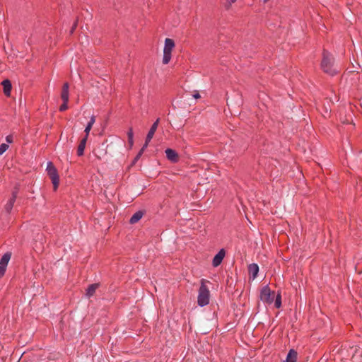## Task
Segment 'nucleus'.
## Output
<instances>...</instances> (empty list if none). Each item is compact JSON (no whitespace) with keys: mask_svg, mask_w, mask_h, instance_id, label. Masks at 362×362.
Returning a JSON list of instances; mask_svg holds the SVG:
<instances>
[{"mask_svg":"<svg viewBox=\"0 0 362 362\" xmlns=\"http://www.w3.org/2000/svg\"><path fill=\"white\" fill-rule=\"evenodd\" d=\"M46 171L52 180L54 189H57L59 182V177L57 170L52 162L47 163Z\"/></svg>","mask_w":362,"mask_h":362,"instance_id":"obj_4","label":"nucleus"},{"mask_svg":"<svg viewBox=\"0 0 362 362\" xmlns=\"http://www.w3.org/2000/svg\"><path fill=\"white\" fill-rule=\"evenodd\" d=\"M69 84L68 83H65L62 88V91L61 93V98L63 102H69Z\"/></svg>","mask_w":362,"mask_h":362,"instance_id":"obj_12","label":"nucleus"},{"mask_svg":"<svg viewBox=\"0 0 362 362\" xmlns=\"http://www.w3.org/2000/svg\"><path fill=\"white\" fill-rule=\"evenodd\" d=\"M8 148V145L7 144H1L0 145V156L5 153Z\"/></svg>","mask_w":362,"mask_h":362,"instance_id":"obj_21","label":"nucleus"},{"mask_svg":"<svg viewBox=\"0 0 362 362\" xmlns=\"http://www.w3.org/2000/svg\"><path fill=\"white\" fill-rule=\"evenodd\" d=\"M159 122H160V119L158 118L154 122L153 124H152V126L151 127L147 135H146V140L147 141H151V140L152 139L157 128H158V124H159Z\"/></svg>","mask_w":362,"mask_h":362,"instance_id":"obj_9","label":"nucleus"},{"mask_svg":"<svg viewBox=\"0 0 362 362\" xmlns=\"http://www.w3.org/2000/svg\"><path fill=\"white\" fill-rule=\"evenodd\" d=\"M175 47L174 40L170 38H166L163 48V63L167 64L171 59L172 51Z\"/></svg>","mask_w":362,"mask_h":362,"instance_id":"obj_3","label":"nucleus"},{"mask_svg":"<svg viewBox=\"0 0 362 362\" xmlns=\"http://www.w3.org/2000/svg\"><path fill=\"white\" fill-rule=\"evenodd\" d=\"M127 136L129 144L130 146H132L134 144V133L132 129H129V130L127 132Z\"/></svg>","mask_w":362,"mask_h":362,"instance_id":"obj_19","label":"nucleus"},{"mask_svg":"<svg viewBox=\"0 0 362 362\" xmlns=\"http://www.w3.org/2000/svg\"><path fill=\"white\" fill-rule=\"evenodd\" d=\"M192 96H193V98H195V99H197V98H200V95H199V93H197H197H194Z\"/></svg>","mask_w":362,"mask_h":362,"instance_id":"obj_27","label":"nucleus"},{"mask_svg":"<svg viewBox=\"0 0 362 362\" xmlns=\"http://www.w3.org/2000/svg\"><path fill=\"white\" fill-rule=\"evenodd\" d=\"M95 122V117L94 115H92L90 118L89 122H88L86 127H85L84 132L86 133L85 136L88 137L90 131L91 130V128L93 125L94 124Z\"/></svg>","mask_w":362,"mask_h":362,"instance_id":"obj_14","label":"nucleus"},{"mask_svg":"<svg viewBox=\"0 0 362 362\" xmlns=\"http://www.w3.org/2000/svg\"><path fill=\"white\" fill-rule=\"evenodd\" d=\"M11 256V253L6 252L2 256L0 260V278L5 274Z\"/></svg>","mask_w":362,"mask_h":362,"instance_id":"obj_6","label":"nucleus"},{"mask_svg":"<svg viewBox=\"0 0 362 362\" xmlns=\"http://www.w3.org/2000/svg\"><path fill=\"white\" fill-rule=\"evenodd\" d=\"M274 293L271 291L268 285L264 286L260 291V300L266 304L270 305L274 302Z\"/></svg>","mask_w":362,"mask_h":362,"instance_id":"obj_5","label":"nucleus"},{"mask_svg":"<svg viewBox=\"0 0 362 362\" xmlns=\"http://www.w3.org/2000/svg\"><path fill=\"white\" fill-rule=\"evenodd\" d=\"M237 0H227V4L226 5V7L228 8L230 5L233 3H235Z\"/></svg>","mask_w":362,"mask_h":362,"instance_id":"obj_24","label":"nucleus"},{"mask_svg":"<svg viewBox=\"0 0 362 362\" xmlns=\"http://www.w3.org/2000/svg\"><path fill=\"white\" fill-rule=\"evenodd\" d=\"M68 108V102H63V103L59 107V111L63 112L65 111Z\"/></svg>","mask_w":362,"mask_h":362,"instance_id":"obj_22","label":"nucleus"},{"mask_svg":"<svg viewBox=\"0 0 362 362\" xmlns=\"http://www.w3.org/2000/svg\"><path fill=\"white\" fill-rule=\"evenodd\" d=\"M248 272L250 278L254 280L258 274L259 266L255 263H252L248 266Z\"/></svg>","mask_w":362,"mask_h":362,"instance_id":"obj_10","label":"nucleus"},{"mask_svg":"<svg viewBox=\"0 0 362 362\" xmlns=\"http://www.w3.org/2000/svg\"><path fill=\"white\" fill-rule=\"evenodd\" d=\"M165 155L167 158L171 162L175 163L178 160V155L177 152L172 148H167L165 150Z\"/></svg>","mask_w":362,"mask_h":362,"instance_id":"obj_11","label":"nucleus"},{"mask_svg":"<svg viewBox=\"0 0 362 362\" xmlns=\"http://www.w3.org/2000/svg\"><path fill=\"white\" fill-rule=\"evenodd\" d=\"M297 358V353L293 349H291L284 362H296Z\"/></svg>","mask_w":362,"mask_h":362,"instance_id":"obj_15","label":"nucleus"},{"mask_svg":"<svg viewBox=\"0 0 362 362\" xmlns=\"http://www.w3.org/2000/svg\"><path fill=\"white\" fill-rule=\"evenodd\" d=\"M150 141H147V140L146 139L145 141V144L143 145L142 148H141V151L144 153V151H145V149L147 148L148 144H149Z\"/></svg>","mask_w":362,"mask_h":362,"instance_id":"obj_23","label":"nucleus"},{"mask_svg":"<svg viewBox=\"0 0 362 362\" xmlns=\"http://www.w3.org/2000/svg\"><path fill=\"white\" fill-rule=\"evenodd\" d=\"M274 305L276 308H279L281 306V296L280 293L277 294L276 296Z\"/></svg>","mask_w":362,"mask_h":362,"instance_id":"obj_20","label":"nucleus"},{"mask_svg":"<svg viewBox=\"0 0 362 362\" xmlns=\"http://www.w3.org/2000/svg\"><path fill=\"white\" fill-rule=\"evenodd\" d=\"M76 24H74V26L71 28V31H70V32H71V33H72L74 32V29L76 28Z\"/></svg>","mask_w":362,"mask_h":362,"instance_id":"obj_28","label":"nucleus"},{"mask_svg":"<svg viewBox=\"0 0 362 362\" xmlns=\"http://www.w3.org/2000/svg\"><path fill=\"white\" fill-rule=\"evenodd\" d=\"M206 281L201 280V284L198 292L197 303L200 307H204L209 303L210 292L206 286Z\"/></svg>","mask_w":362,"mask_h":362,"instance_id":"obj_2","label":"nucleus"},{"mask_svg":"<svg viewBox=\"0 0 362 362\" xmlns=\"http://www.w3.org/2000/svg\"><path fill=\"white\" fill-rule=\"evenodd\" d=\"M2 85L4 86V93L8 95L11 90V83L10 81L8 79L4 80L2 81Z\"/></svg>","mask_w":362,"mask_h":362,"instance_id":"obj_18","label":"nucleus"},{"mask_svg":"<svg viewBox=\"0 0 362 362\" xmlns=\"http://www.w3.org/2000/svg\"><path fill=\"white\" fill-rule=\"evenodd\" d=\"M98 286V284H93L90 285L86 290V296L88 298L93 296Z\"/></svg>","mask_w":362,"mask_h":362,"instance_id":"obj_16","label":"nucleus"},{"mask_svg":"<svg viewBox=\"0 0 362 362\" xmlns=\"http://www.w3.org/2000/svg\"><path fill=\"white\" fill-rule=\"evenodd\" d=\"M269 1V0H264V1H265V2H266V1Z\"/></svg>","mask_w":362,"mask_h":362,"instance_id":"obj_29","label":"nucleus"},{"mask_svg":"<svg viewBox=\"0 0 362 362\" xmlns=\"http://www.w3.org/2000/svg\"><path fill=\"white\" fill-rule=\"evenodd\" d=\"M143 154V152H141V151H139V152L138 153V154L136 155V156L135 157V159L134 160L136 161L138 159H139V158L141 156V155Z\"/></svg>","mask_w":362,"mask_h":362,"instance_id":"obj_26","label":"nucleus"},{"mask_svg":"<svg viewBox=\"0 0 362 362\" xmlns=\"http://www.w3.org/2000/svg\"><path fill=\"white\" fill-rule=\"evenodd\" d=\"M6 141L7 143L11 144L13 142V137L11 135H8L6 137Z\"/></svg>","mask_w":362,"mask_h":362,"instance_id":"obj_25","label":"nucleus"},{"mask_svg":"<svg viewBox=\"0 0 362 362\" xmlns=\"http://www.w3.org/2000/svg\"><path fill=\"white\" fill-rule=\"evenodd\" d=\"M225 255H226V252H225L224 249H221L218 251V252L213 258L212 265L214 267H217L218 266H219L221 264V262L225 257Z\"/></svg>","mask_w":362,"mask_h":362,"instance_id":"obj_7","label":"nucleus"},{"mask_svg":"<svg viewBox=\"0 0 362 362\" xmlns=\"http://www.w3.org/2000/svg\"><path fill=\"white\" fill-rule=\"evenodd\" d=\"M88 137L84 136L80 141V144L77 148V155L81 156L84 153V149L86 148Z\"/></svg>","mask_w":362,"mask_h":362,"instance_id":"obj_13","label":"nucleus"},{"mask_svg":"<svg viewBox=\"0 0 362 362\" xmlns=\"http://www.w3.org/2000/svg\"><path fill=\"white\" fill-rule=\"evenodd\" d=\"M143 212L141 211H138L134 213L132 216L130 218L129 222L133 224L138 222L143 216Z\"/></svg>","mask_w":362,"mask_h":362,"instance_id":"obj_17","label":"nucleus"},{"mask_svg":"<svg viewBox=\"0 0 362 362\" xmlns=\"http://www.w3.org/2000/svg\"><path fill=\"white\" fill-rule=\"evenodd\" d=\"M17 194H18L17 190L13 191L12 192L11 197L8 199V201L6 203V204L5 205V210L8 213H10L11 211L12 210V209H13V206L14 205V203H15L16 197H17Z\"/></svg>","mask_w":362,"mask_h":362,"instance_id":"obj_8","label":"nucleus"},{"mask_svg":"<svg viewBox=\"0 0 362 362\" xmlns=\"http://www.w3.org/2000/svg\"><path fill=\"white\" fill-rule=\"evenodd\" d=\"M321 68L325 73L331 76H334L337 72V70L334 67V58L332 55L326 50L323 52Z\"/></svg>","mask_w":362,"mask_h":362,"instance_id":"obj_1","label":"nucleus"}]
</instances>
